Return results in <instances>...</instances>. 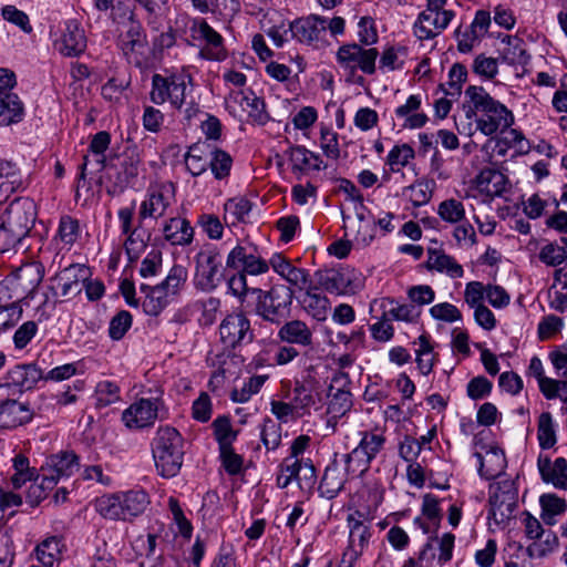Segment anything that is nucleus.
<instances>
[{"mask_svg": "<svg viewBox=\"0 0 567 567\" xmlns=\"http://www.w3.org/2000/svg\"><path fill=\"white\" fill-rule=\"evenodd\" d=\"M101 187L102 179H79L75 189L76 202L82 200L83 205H85L94 197L95 192H99Z\"/></svg>", "mask_w": 567, "mask_h": 567, "instance_id": "64", "label": "nucleus"}, {"mask_svg": "<svg viewBox=\"0 0 567 567\" xmlns=\"http://www.w3.org/2000/svg\"><path fill=\"white\" fill-rule=\"evenodd\" d=\"M1 14L6 21L19 27L23 32H32L33 29L28 14L19 10L17 7L6 6L2 8Z\"/></svg>", "mask_w": 567, "mask_h": 567, "instance_id": "56", "label": "nucleus"}, {"mask_svg": "<svg viewBox=\"0 0 567 567\" xmlns=\"http://www.w3.org/2000/svg\"><path fill=\"white\" fill-rule=\"evenodd\" d=\"M360 435L359 444L346 455L347 470L354 475L364 474L385 444L382 432L363 431Z\"/></svg>", "mask_w": 567, "mask_h": 567, "instance_id": "6", "label": "nucleus"}, {"mask_svg": "<svg viewBox=\"0 0 567 567\" xmlns=\"http://www.w3.org/2000/svg\"><path fill=\"white\" fill-rule=\"evenodd\" d=\"M430 539L435 540L439 546L437 563L442 566L449 563L453 557V549L455 543V535L452 533H445L442 537H431Z\"/></svg>", "mask_w": 567, "mask_h": 567, "instance_id": "62", "label": "nucleus"}, {"mask_svg": "<svg viewBox=\"0 0 567 567\" xmlns=\"http://www.w3.org/2000/svg\"><path fill=\"white\" fill-rule=\"evenodd\" d=\"M434 179H417L403 189V196L414 206L426 204L432 196Z\"/></svg>", "mask_w": 567, "mask_h": 567, "instance_id": "37", "label": "nucleus"}, {"mask_svg": "<svg viewBox=\"0 0 567 567\" xmlns=\"http://www.w3.org/2000/svg\"><path fill=\"white\" fill-rule=\"evenodd\" d=\"M306 382L309 384V388H307L306 384H302L295 389L296 395L293 399V405L296 406V410H298L299 417L308 413L309 408L316 403L312 395V390H316V381L312 382L311 379H308Z\"/></svg>", "mask_w": 567, "mask_h": 567, "instance_id": "42", "label": "nucleus"}, {"mask_svg": "<svg viewBox=\"0 0 567 567\" xmlns=\"http://www.w3.org/2000/svg\"><path fill=\"white\" fill-rule=\"evenodd\" d=\"M221 256L217 249H206L196 257V278L204 290H213L223 278Z\"/></svg>", "mask_w": 567, "mask_h": 567, "instance_id": "14", "label": "nucleus"}, {"mask_svg": "<svg viewBox=\"0 0 567 567\" xmlns=\"http://www.w3.org/2000/svg\"><path fill=\"white\" fill-rule=\"evenodd\" d=\"M141 290L146 293L143 301V309L148 316H158L173 298L159 285L154 287L142 285Z\"/></svg>", "mask_w": 567, "mask_h": 567, "instance_id": "31", "label": "nucleus"}, {"mask_svg": "<svg viewBox=\"0 0 567 567\" xmlns=\"http://www.w3.org/2000/svg\"><path fill=\"white\" fill-rule=\"evenodd\" d=\"M53 476H48L43 473L41 482L33 480L27 491V502L32 506H38L41 501L48 496V492L55 486Z\"/></svg>", "mask_w": 567, "mask_h": 567, "instance_id": "41", "label": "nucleus"}, {"mask_svg": "<svg viewBox=\"0 0 567 567\" xmlns=\"http://www.w3.org/2000/svg\"><path fill=\"white\" fill-rule=\"evenodd\" d=\"M261 440L267 450H275L281 441V427L271 419H266L261 429Z\"/></svg>", "mask_w": 567, "mask_h": 567, "instance_id": "55", "label": "nucleus"}, {"mask_svg": "<svg viewBox=\"0 0 567 567\" xmlns=\"http://www.w3.org/2000/svg\"><path fill=\"white\" fill-rule=\"evenodd\" d=\"M475 456L480 462L478 472L486 480L498 477L506 467L504 452L498 447H491L484 455L476 453Z\"/></svg>", "mask_w": 567, "mask_h": 567, "instance_id": "26", "label": "nucleus"}, {"mask_svg": "<svg viewBox=\"0 0 567 567\" xmlns=\"http://www.w3.org/2000/svg\"><path fill=\"white\" fill-rule=\"evenodd\" d=\"M538 257L545 265L555 267L565 261L567 251L556 243H548L540 248Z\"/></svg>", "mask_w": 567, "mask_h": 567, "instance_id": "50", "label": "nucleus"}, {"mask_svg": "<svg viewBox=\"0 0 567 567\" xmlns=\"http://www.w3.org/2000/svg\"><path fill=\"white\" fill-rule=\"evenodd\" d=\"M349 526V548L352 554L358 557L362 555L363 550L370 543L371 534V522L372 519L368 514L360 511H355L348 515Z\"/></svg>", "mask_w": 567, "mask_h": 567, "instance_id": "17", "label": "nucleus"}, {"mask_svg": "<svg viewBox=\"0 0 567 567\" xmlns=\"http://www.w3.org/2000/svg\"><path fill=\"white\" fill-rule=\"evenodd\" d=\"M351 282L350 274L344 269H329L321 272V287L331 293H347Z\"/></svg>", "mask_w": 567, "mask_h": 567, "instance_id": "33", "label": "nucleus"}, {"mask_svg": "<svg viewBox=\"0 0 567 567\" xmlns=\"http://www.w3.org/2000/svg\"><path fill=\"white\" fill-rule=\"evenodd\" d=\"M79 468V458L72 451H63L51 455L47 461V467L41 470L48 476H53L55 484L63 476H70Z\"/></svg>", "mask_w": 567, "mask_h": 567, "instance_id": "25", "label": "nucleus"}, {"mask_svg": "<svg viewBox=\"0 0 567 567\" xmlns=\"http://www.w3.org/2000/svg\"><path fill=\"white\" fill-rule=\"evenodd\" d=\"M415 156L414 150L411 145L403 143L393 146L386 157V165H389L392 173H400L411 159Z\"/></svg>", "mask_w": 567, "mask_h": 567, "instance_id": "39", "label": "nucleus"}, {"mask_svg": "<svg viewBox=\"0 0 567 567\" xmlns=\"http://www.w3.org/2000/svg\"><path fill=\"white\" fill-rule=\"evenodd\" d=\"M24 107L16 93L0 91V125H10L22 121Z\"/></svg>", "mask_w": 567, "mask_h": 567, "instance_id": "28", "label": "nucleus"}, {"mask_svg": "<svg viewBox=\"0 0 567 567\" xmlns=\"http://www.w3.org/2000/svg\"><path fill=\"white\" fill-rule=\"evenodd\" d=\"M492 389L493 383L487 378L478 375L467 383L466 392L472 400H481L489 395Z\"/></svg>", "mask_w": 567, "mask_h": 567, "instance_id": "59", "label": "nucleus"}, {"mask_svg": "<svg viewBox=\"0 0 567 567\" xmlns=\"http://www.w3.org/2000/svg\"><path fill=\"white\" fill-rule=\"evenodd\" d=\"M433 347L426 336H420L416 350V364L422 374L427 375L433 369Z\"/></svg>", "mask_w": 567, "mask_h": 567, "instance_id": "45", "label": "nucleus"}, {"mask_svg": "<svg viewBox=\"0 0 567 567\" xmlns=\"http://www.w3.org/2000/svg\"><path fill=\"white\" fill-rule=\"evenodd\" d=\"M60 553L59 540L55 537L43 540L37 547V556L42 565L51 567L54 563L55 556Z\"/></svg>", "mask_w": 567, "mask_h": 567, "instance_id": "58", "label": "nucleus"}, {"mask_svg": "<svg viewBox=\"0 0 567 567\" xmlns=\"http://www.w3.org/2000/svg\"><path fill=\"white\" fill-rule=\"evenodd\" d=\"M95 509L106 519L124 520L121 493L103 495L95 501Z\"/></svg>", "mask_w": 567, "mask_h": 567, "instance_id": "36", "label": "nucleus"}, {"mask_svg": "<svg viewBox=\"0 0 567 567\" xmlns=\"http://www.w3.org/2000/svg\"><path fill=\"white\" fill-rule=\"evenodd\" d=\"M279 337L282 341L289 343L309 346L311 343L312 332L305 322L292 320L280 328Z\"/></svg>", "mask_w": 567, "mask_h": 567, "instance_id": "34", "label": "nucleus"}, {"mask_svg": "<svg viewBox=\"0 0 567 567\" xmlns=\"http://www.w3.org/2000/svg\"><path fill=\"white\" fill-rule=\"evenodd\" d=\"M543 481L553 484L556 488L567 489V461L565 457H558L554 461L553 467L549 470Z\"/></svg>", "mask_w": 567, "mask_h": 567, "instance_id": "48", "label": "nucleus"}, {"mask_svg": "<svg viewBox=\"0 0 567 567\" xmlns=\"http://www.w3.org/2000/svg\"><path fill=\"white\" fill-rule=\"evenodd\" d=\"M121 501L123 505L124 520L141 515L150 504L148 496L144 491H130L121 493Z\"/></svg>", "mask_w": 567, "mask_h": 567, "instance_id": "35", "label": "nucleus"}, {"mask_svg": "<svg viewBox=\"0 0 567 567\" xmlns=\"http://www.w3.org/2000/svg\"><path fill=\"white\" fill-rule=\"evenodd\" d=\"M219 333L223 343L233 349L254 340L250 322L243 312L228 315L219 326Z\"/></svg>", "mask_w": 567, "mask_h": 567, "instance_id": "12", "label": "nucleus"}, {"mask_svg": "<svg viewBox=\"0 0 567 567\" xmlns=\"http://www.w3.org/2000/svg\"><path fill=\"white\" fill-rule=\"evenodd\" d=\"M187 279V271L183 266L175 265L171 268L164 281L158 284L171 297H176Z\"/></svg>", "mask_w": 567, "mask_h": 567, "instance_id": "43", "label": "nucleus"}, {"mask_svg": "<svg viewBox=\"0 0 567 567\" xmlns=\"http://www.w3.org/2000/svg\"><path fill=\"white\" fill-rule=\"evenodd\" d=\"M192 82V75L186 72L168 76L155 73L152 76L150 100L156 105L169 102L173 107L181 109L185 103L187 85Z\"/></svg>", "mask_w": 567, "mask_h": 567, "instance_id": "5", "label": "nucleus"}, {"mask_svg": "<svg viewBox=\"0 0 567 567\" xmlns=\"http://www.w3.org/2000/svg\"><path fill=\"white\" fill-rule=\"evenodd\" d=\"M289 162L295 174L308 175L319 168V156L303 146L291 147Z\"/></svg>", "mask_w": 567, "mask_h": 567, "instance_id": "29", "label": "nucleus"}, {"mask_svg": "<svg viewBox=\"0 0 567 567\" xmlns=\"http://www.w3.org/2000/svg\"><path fill=\"white\" fill-rule=\"evenodd\" d=\"M319 287L313 285V289H306L297 295V299L302 308L313 318L319 316Z\"/></svg>", "mask_w": 567, "mask_h": 567, "instance_id": "63", "label": "nucleus"}, {"mask_svg": "<svg viewBox=\"0 0 567 567\" xmlns=\"http://www.w3.org/2000/svg\"><path fill=\"white\" fill-rule=\"evenodd\" d=\"M107 166L117 177H136L138 175L140 156L135 150L127 148L121 154L111 156Z\"/></svg>", "mask_w": 567, "mask_h": 567, "instance_id": "27", "label": "nucleus"}, {"mask_svg": "<svg viewBox=\"0 0 567 567\" xmlns=\"http://www.w3.org/2000/svg\"><path fill=\"white\" fill-rule=\"evenodd\" d=\"M465 97L474 109L475 114L482 116L475 120L476 130L489 136L498 131L508 128L514 123L513 113L501 102L489 95L482 86L470 85L465 90Z\"/></svg>", "mask_w": 567, "mask_h": 567, "instance_id": "2", "label": "nucleus"}, {"mask_svg": "<svg viewBox=\"0 0 567 567\" xmlns=\"http://www.w3.org/2000/svg\"><path fill=\"white\" fill-rule=\"evenodd\" d=\"M214 433L219 444V449L230 446L236 439V433L231 429L228 417L219 416L213 422Z\"/></svg>", "mask_w": 567, "mask_h": 567, "instance_id": "53", "label": "nucleus"}, {"mask_svg": "<svg viewBox=\"0 0 567 567\" xmlns=\"http://www.w3.org/2000/svg\"><path fill=\"white\" fill-rule=\"evenodd\" d=\"M175 197V185L169 181L155 182L148 187V197L141 204L140 218L163 216Z\"/></svg>", "mask_w": 567, "mask_h": 567, "instance_id": "10", "label": "nucleus"}, {"mask_svg": "<svg viewBox=\"0 0 567 567\" xmlns=\"http://www.w3.org/2000/svg\"><path fill=\"white\" fill-rule=\"evenodd\" d=\"M437 213L443 220L454 224L464 217V207L458 200L447 199L440 204Z\"/></svg>", "mask_w": 567, "mask_h": 567, "instance_id": "57", "label": "nucleus"}, {"mask_svg": "<svg viewBox=\"0 0 567 567\" xmlns=\"http://www.w3.org/2000/svg\"><path fill=\"white\" fill-rule=\"evenodd\" d=\"M3 395L0 392V396ZM33 412L28 403L0 398V427L16 429L32 420Z\"/></svg>", "mask_w": 567, "mask_h": 567, "instance_id": "22", "label": "nucleus"}, {"mask_svg": "<svg viewBox=\"0 0 567 567\" xmlns=\"http://www.w3.org/2000/svg\"><path fill=\"white\" fill-rule=\"evenodd\" d=\"M537 440L543 450L551 449L557 442L555 424L549 412H543L538 417Z\"/></svg>", "mask_w": 567, "mask_h": 567, "instance_id": "38", "label": "nucleus"}, {"mask_svg": "<svg viewBox=\"0 0 567 567\" xmlns=\"http://www.w3.org/2000/svg\"><path fill=\"white\" fill-rule=\"evenodd\" d=\"M132 315L126 310L118 311L110 322L109 336L112 340H121L132 326Z\"/></svg>", "mask_w": 567, "mask_h": 567, "instance_id": "49", "label": "nucleus"}, {"mask_svg": "<svg viewBox=\"0 0 567 567\" xmlns=\"http://www.w3.org/2000/svg\"><path fill=\"white\" fill-rule=\"evenodd\" d=\"M455 13L452 10L426 9L419 13L413 31L419 40H431L441 34Z\"/></svg>", "mask_w": 567, "mask_h": 567, "instance_id": "11", "label": "nucleus"}, {"mask_svg": "<svg viewBox=\"0 0 567 567\" xmlns=\"http://www.w3.org/2000/svg\"><path fill=\"white\" fill-rule=\"evenodd\" d=\"M226 102L229 106L231 104L239 105L248 114V117L258 124H266L269 120L265 101L251 90L230 92Z\"/></svg>", "mask_w": 567, "mask_h": 567, "instance_id": "19", "label": "nucleus"}, {"mask_svg": "<svg viewBox=\"0 0 567 567\" xmlns=\"http://www.w3.org/2000/svg\"><path fill=\"white\" fill-rule=\"evenodd\" d=\"M189 33L194 44L202 45L199 55L203 59L224 61L227 58L223 37L206 20H194L189 27Z\"/></svg>", "mask_w": 567, "mask_h": 567, "instance_id": "9", "label": "nucleus"}, {"mask_svg": "<svg viewBox=\"0 0 567 567\" xmlns=\"http://www.w3.org/2000/svg\"><path fill=\"white\" fill-rule=\"evenodd\" d=\"M251 205L245 198L229 199L225 204V221L231 225L243 221L245 216L250 212Z\"/></svg>", "mask_w": 567, "mask_h": 567, "instance_id": "46", "label": "nucleus"}, {"mask_svg": "<svg viewBox=\"0 0 567 567\" xmlns=\"http://www.w3.org/2000/svg\"><path fill=\"white\" fill-rule=\"evenodd\" d=\"M145 11L146 21L150 27L157 30L164 17L167 0H135Z\"/></svg>", "mask_w": 567, "mask_h": 567, "instance_id": "44", "label": "nucleus"}, {"mask_svg": "<svg viewBox=\"0 0 567 567\" xmlns=\"http://www.w3.org/2000/svg\"><path fill=\"white\" fill-rule=\"evenodd\" d=\"M430 313L434 319L445 322H454L462 319L461 311L450 302L434 305L430 309Z\"/></svg>", "mask_w": 567, "mask_h": 567, "instance_id": "60", "label": "nucleus"}, {"mask_svg": "<svg viewBox=\"0 0 567 567\" xmlns=\"http://www.w3.org/2000/svg\"><path fill=\"white\" fill-rule=\"evenodd\" d=\"M90 269L84 265H71L54 278L62 297H75L81 293L83 281L89 279Z\"/></svg>", "mask_w": 567, "mask_h": 567, "instance_id": "23", "label": "nucleus"}, {"mask_svg": "<svg viewBox=\"0 0 567 567\" xmlns=\"http://www.w3.org/2000/svg\"><path fill=\"white\" fill-rule=\"evenodd\" d=\"M293 292L287 286H276L266 293H260L257 313L272 323H281L290 313Z\"/></svg>", "mask_w": 567, "mask_h": 567, "instance_id": "8", "label": "nucleus"}, {"mask_svg": "<svg viewBox=\"0 0 567 567\" xmlns=\"http://www.w3.org/2000/svg\"><path fill=\"white\" fill-rule=\"evenodd\" d=\"M124 16L128 17L130 23L125 33L121 39V48L123 53L128 58H134L135 63L140 64V56L144 54L147 41L146 34L142 24L134 20V13L130 8H126Z\"/></svg>", "mask_w": 567, "mask_h": 567, "instance_id": "18", "label": "nucleus"}, {"mask_svg": "<svg viewBox=\"0 0 567 567\" xmlns=\"http://www.w3.org/2000/svg\"><path fill=\"white\" fill-rule=\"evenodd\" d=\"M42 379V371L35 364H20L13 367L7 373V382L0 384V392H4L14 385L19 391L30 390Z\"/></svg>", "mask_w": 567, "mask_h": 567, "instance_id": "24", "label": "nucleus"}, {"mask_svg": "<svg viewBox=\"0 0 567 567\" xmlns=\"http://www.w3.org/2000/svg\"><path fill=\"white\" fill-rule=\"evenodd\" d=\"M339 193L344 195L346 207L342 210L346 228L355 231V240L367 246L375 236V219L363 204V196L350 179H341Z\"/></svg>", "mask_w": 567, "mask_h": 567, "instance_id": "3", "label": "nucleus"}, {"mask_svg": "<svg viewBox=\"0 0 567 567\" xmlns=\"http://www.w3.org/2000/svg\"><path fill=\"white\" fill-rule=\"evenodd\" d=\"M152 454L157 472L163 477L176 476L183 465L184 439L172 426H161L152 441Z\"/></svg>", "mask_w": 567, "mask_h": 567, "instance_id": "4", "label": "nucleus"}, {"mask_svg": "<svg viewBox=\"0 0 567 567\" xmlns=\"http://www.w3.org/2000/svg\"><path fill=\"white\" fill-rule=\"evenodd\" d=\"M208 165L210 166L215 177H226L230 173L233 158L225 151L215 150L212 152V157L208 161Z\"/></svg>", "mask_w": 567, "mask_h": 567, "instance_id": "52", "label": "nucleus"}, {"mask_svg": "<svg viewBox=\"0 0 567 567\" xmlns=\"http://www.w3.org/2000/svg\"><path fill=\"white\" fill-rule=\"evenodd\" d=\"M56 48L65 56H78L85 51L86 37L76 20H68L64 23Z\"/></svg>", "mask_w": 567, "mask_h": 567, "instance_id": "20", "label": "nucleus"}, {"mask_svg": "<svg viewBox=\"0 0 567 567\" xmlns=\"http://www.w3.org/2000/svg\"><path fill=\"white\" fill-rule=\"evenodd\" d=\"M503 56L509 64L525 65L529 60L524 41L517 37H507Z\"/></svg>", "mask_w": 567, "mask_h": 567, "instance_id": "40", "label": "nucleus"}, {"mask_svg": "<svg viewBox=\"0 0 567 567\" xmlns=\"http://www.w3.org/2000/svg\"><path fill=\"white\" fill-rule=\"evenodd\" d=\"M83 164L81 166L82 172L80 177H85L86 174H94L101 171L103 167L109 169L105 155H101L99 153H93L87 148V153L84 155Z\"/></svg>", "mask_w": 567, "mask_h": 567, "instance_id": "61", "label": "nucleus"}, {"mask_svg": "<svg viewBox=\"0 0 567 567\" xmlns=\"http://www.w3.org/2000/svg\"><path fill=\"white\" fill-rule=\"evenodd\" d=\"M488 518L501 525L513 517L517 506V488L514 481L503 480L489 486Z\"/></svg>", "mask_w": 567, "mask_h": 567, "instance_id": "7", "label": "nucleus"}, {"mask_svg": "<svg viewBox=\"0 0 567 567\" xmlns=\"http://www.w3.org/2000/svg\"><path fill=\"white\" fill-rule=\"evenodd\" d=\"M150 398L141 399L123 412L122 419L128 427H145L157 419L162 405L161 391Z\"/></svg>", "mask_w": 567, "mask_h": 567, "instance_id": "13", "label": "nucleus"}, {"mask_svg": "<svg viewBox=\"0 0 567 567\" xmlns=\"http://www.w3.org/2000/svg\"><path fill=\"white\" fill-rule=\"evenodd\" d=\"M226 266L233 269H241L240 272L249 275H261L268 271V262L248 251L247 247L236 246L228 254Z\"/></svg>", "mask_w": 567, "mask_h": 567, "instance_id": "21", "label": "nucleus"}, {"mask_svg": "<svg viewBox=\"0 0 567 567\" xmlns=\"http://www.w3.org/2000/svg\"><path fill=\"white\" fill-rule=\"evenodd\" d=\"M431 267L441 272H446L452 278H461L463 276V268L458 265L453 257L439 254L434 258H430Z\"/></svg>", "mask_w": 567, "mask_h": 567, "instance_id": "47", "label": "nucleus"}, {"mask_svg": "<svg viewBox=\"0 0 567 567\" xmlns=\"http://www.w3.org/2000/svg\"><path fill=\"white\" fill-rule=\"evenodd\" d=\"M79 221L69 216H62L59 224L58 235L59 238L66 245H72L76 241L79 236Z\"/></svg>", "mask_w": 567, "mask_h": 567, "instance_id": "54", "label": "nucleus"}, {"mask_svg": "<svg viewBox=\"0 0 567 567\" xmlns=\"http://www.w3.org/2000/svg\"><path fill=\"white\" fill-rule=\"evenodd\" d=\"M318 22L319 18L316 14L300 18L289 25V31L299 42L312 44L319 39Z\"/></svg>", "mask_w": 567, "mask_h": 567, "instance_id": "32", "label": "nucleus"}, {"mask_svg": "<svg viewBox=\"0 0 567 567\" xmlns=\"http://www.w3.org/2000/svg\"><path fill=\"white\" fill-rule=\"evenodd\" d=\"M347 384L346 373L339 371L333 374L327 392V415H331L332 419L343 416L351 408L350 392L344 389Z\"/></svg>", "mask_w": 567, "mask_h": 567, "instance_id": "16", "label": "nucleus"}, {"mask_svg": "<svg viewBox=\"0 0 567 567\" xmlns=\"http://www.w3.org/2000/svg\"><path fill=\"white\" fill-rule=\"evenodd\" d=\"M267 377L265 375H255L246 382L240 390L234 389L230 393V399L234 402L244 403L247 402L250 396L257 393L262 384L265 383Z\"/></svg>", "mask_w": 567, "mask_h": 567, "instance_id": "51", "label": "nucleus"}, {"mask_svg": "<svg viewBox=\"0 0 567 567\" xmlns=\"http://www.w3.org/2000/svg\"><path fill=\"white\" fill-rule=\"evenodd\" d=\"M164 237L172 245H188L193 240L194 229L190 224L183 218H171L163 228Z\"/></svg>", "mask_w": 567, "mask_h": 567, "instance_id": "30", "label": "nucleus"}, {"mask_svg": "<svg viewBox=\"0 0 567 567\" xmlns=\"http://www.w3.org/2000/svg\"><path fill=\"white\" fill-rule=\"evenodd\" d=\"M379 52L374 48L364 49L358 43L344 44L339 48L338 61L351 69H360L365 74L375 72V61Z\"/></svg>", "mask_w": 567, "mask_h": 567, "instance_id": "15", "label": "nucleus"}, {"mask_svg": "<svg viewBox=\"0 0 567 567\" xmlns=\"http://www.w3.org/2000/svg\"><path fill=\"white\" fill-rule=\"evenodd\" d=\"M37 218V205L29 197L12 200L0 215V252L14 248L28 236Z\"/></svg>", "mask_w": 567, "mask_h": 567, "instance_id": "1", "label": "nucleus"}]
</instances>
